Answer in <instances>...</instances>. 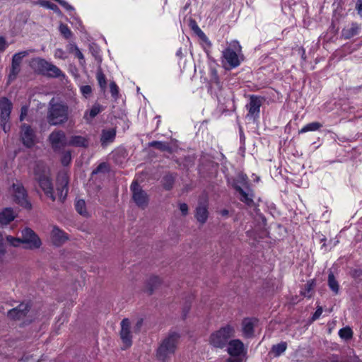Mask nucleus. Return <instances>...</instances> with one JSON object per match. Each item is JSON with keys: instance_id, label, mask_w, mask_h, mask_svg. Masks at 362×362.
<instances>
[{"instance_id": "obj_1", "label": "nucleus", "mask_w": 362, "mask_h": 362, "mask_svg": "<svg viewBox=\"0 0 362 362\" xmlns=\"http://www.w3.org/2000/svg\"><path fill=\"white\" fill-rule=\"evenodd\" d=\"M180 339V334L176 332H170L158 346L156 351L158 360L165 362V360L173 354L177 349V345Z\"/></svg>"}, {"instance_id": "obj_2", "label": "nucleus", "mask_w": 362, "mask_h": 362, "mask_svg": "<svg viewBox=\"0 0 362 362\" xmlns=\"http://www.w3.org/2000/svg\"><path fill=\"white\" fill-rule=\"evenodd\" d=\"M69 118V107L66 105L49 103L47 120L50 125L58 126L64 124Z\"/></svg>"}, {"instance_id": "obj_3", "label": "nucleus", "mask_w": 362, "mask_h": 362, "mask_svg": "<svg viewBox=\"0 0 362 362\" xmlns=\"http://www.w3.org/2000/svg\"><path fill=\"white\" fill-rule=\"evenodd\" d=\"M235 335V329L233 326L228 324L221 327L217 331L212 332L209 339V344L217 349H223L226 347L230 338Z\"/></svg>"}, {"instance_id": "obj_4", "label": "nucleus", "mask_w": 362, "mask_h": 362, "mask_svg": "<svg viewBox=\"0 0 362 362\" xmlns=\"http://www.w3.org/2000/svg\"><path fill=\"white\" fill-rule=\"evenodd\" d=\"M30 66L36 74L40 75L49 78H58L62 75V71L57 66L40 57L33 59Z\"/></svg>"}, {"instance_id": "obj_5", "label": "nucleus", "mask_w": 362, "mask_h": 362, "mask_svg": "<svg viewBox=\"0 0 362 362\" xmlns=\"http://www.w3.org/2000/svg\"><path fill=\"white\" fill-rule=\"evenodd\" d=\"M241 47L238 41H233L230 47L226 48L222 52V57L228 66H226V70H230L238 66L240 60L237 54V51H240Z\"/></svg>"}, {"instance_id": "obj_6", "label": "nucleus", "mask_w": 362, "mask_h": 362, "mask_svg": "<svg viewBox=\"0 0 362 362\" xmlns=\"http://www.w3.org/2000/svg\"><path fill=\"white\" fill-rule=\"evenodd\" d=\"M130 190L132 196V199L135 204L141 209L147 208L149 204V196L147 192L144 190L137 180H134L130 186Z\"/></svg>"}, {"instance_id": "obj_7", "label": "nucleus", "mask_w": 362, "mask_h": 362, "mask_svg": "<svg viewBox=\"0 0 362 362\" xmlns=\"http://www.w3.org/2000/svg\"><path fill=\"white\" fill-rule=\"evenodd\" d=\"M22 244L23 248L28 250L38 249L42 245V241L37 234L30 228L25 227L21 230Z\"/></svg>"}, {"instance_id": "obj_8", "label": "nucleus", "mask_w": 362, "mask_h": 362, "mask_svg": "<svg viewBox=\"0 0 362 362\" xmlns=\"http://www.w3.org/2000/svg\"><path fill=\"white\" fill-rule=\"evenodd\" d=\"M12 187L14 192V202L23 208L30 210L32 209V204L28 200V193L23 185L20 183H13Z\"/></svg>"}, {"instance_id": "obj_9", "label": "nucleus", "mask_w": 362, "mask_h": 362, "mask_svg": "<svg viewBox=\"0 0 362 362\" xmlns=\"http://www.w3.org/2000/svg\"><path fill=\"white\" fill-rule=\"evenodd\" d=\"M35 180L37 181L40 188L42 189L45 195L49 197L52 201L56 200V197L54 194V188L51 179L42 173H39L35 170Z\"/></svg>"}, {"instance_id": "obj_10", "label": "nucleus", "mask_w": 362, "mask_h": 362, "mask_svg": "<svg viewBox=\"0 0 362 362\" xmlns=\"http://www.w3.org/2000/svg\"><path fill=\"white\" fill-rule=\"evenodd\" d=\"M264 98L263 97L251 95H250V101L246 105L248 110L247 117L252 118L254 120L259 117L260 107L262 106Z\"/></svg>"}, {"instance_id": "obj_11", "label": "nucleus", "mask_w": 362, "mask_h": 362, "mask_svg": "<svg viewBox=\"0 0 362 362\" xmlns=\"http://www.w3.org/2000/svg\"><path fill=\"white\" fill-rule=\"evenodd\" d=\"M49 141L54 152H58L67 146L68 141L62 130L52 132L49 136Z\"/></svg>"}, {"instance_id": "obj_12", "label": "nucleus", "mask_w": 362, "mask_h": 362, "mask_svg": "<svg viewBox=\"0 0 362 362\" xmlns=\"http://www.w3.org/2000/svg\"><path fill=\"white\" fill-rule=\"evenodd\" d=\"M31 307L32 304L30 302H23L17 307L9 310L7 313V317L11 320H21L27 316Z\"/></svg>"}, {"instance_id": "obj_13", "label": "nucleus", "mask_w": 362, "mask_h": 362, "mask_svg": "<svg viewBox=\"0 0 362 362\" xmlns=\"http://www.w3.org/2000/svg\"><path fill=\"white\" fill-rule=\"evenodd\" d=\"M23 144L27 148H32L35 145V134L31 127L27 124L21 125V134Z\"/></svg>"}, {"instance_id": "obj_14", "label": "nucleus", "mask_w": 362, "mask_h": 362, "mask_svg": "<svg viewBox=\"0 0 362 362\" xmlns=\"http://www.w3.org/2000/svg\"><path fill=\"white\" fill-rule=\"evenodd\" d=\"M131 322L128 318H124L121 322L120 338L126 348L132 344V336L130 331Z\"/></svg>"}, {"instance_id": "obj_15", "label": "nucleus", "mask_w": 362, "mask_h": 362, "mask_svg": "<svg viewBox=\"0 0 362 362\" xmlns=\"http://www.w3.org/2000/svg\"><path fill=\"white\" fill-rule=\"evenodd\" d=\"M68 185L69 177L64 174L60 178H57V190L59 195V200L63 203L67 197L68 194Z\"/></svg>"}, {"instance_id": "obj_16", "label": "nucleus", "mask_w": 362, "mask_h": 362, "mask_svg": "<svg viewBox=\"0 0 362 362\" xmlns=\"http://www.w3.org/2000/svg\"><path fill=\"white\" fill-rule=\"evenodd\" d=\"M227 351L232 357L240 356L244 352V344L240 339H232L228 344Z\"/></svg>"}, {"instance_id": "obj_17", "label": "nucleus", "mask_w": 362, "mask_h": 362, "mask_svg": "<svg viewBox=\"0 0 362 362\" xmlns=\"http://www.w3.org/2000/svg\"><path fill=\"white\" fill-rule=\"evenodd\" d=\"M110 156L116 165L122 166L127 160L128 152L124 147H119L112 151Z\"/></svg>"}, {"instance_id": "obj_18", "label": "nucleus", "mask_w": 362, "mask_h": 362, "mask_svg": "<svg viewBox=\"0 0 362 362\" xmlns=\"http://www.w3.org/2000/svg\"><path fill=\"white\" fill-rule=\"evenodd\" d=\"M68 240L69 236L67 233L59 229L57 226L53 228L52 231V240L54 245L61 246Z\"/></svg>"}, {"instance_id": "obj_19", "label": "nucleus", "mask_w": 362, "mask_h": 362, "mask_svg": "<svg viewBox=\"0 0 362 362\" xmlns=\"http://www.w3.org/2000/svg\"><path fill=\"white\" fill-rule=\"evenodd\" d=\"M13 104L7 98L2 97L0 98V118L4 120H9L10 115L12 110Z\"/></svg>"}, {"instance_id": "obj_20", "label": "nucleus", "mask_w": 362, "mask_h": 362, "mask_svg": "<svg viewBox=\"0 0 362 362\" xmlns=\"http://www.w3.org/2000/svg\"><path fill=\"white\" fill-rule=\"evenodd\" d=\"M188 25L190 28V29L209 47L211 46V42L209 40L207 36L204 34V33L199 28L197 23V21L194 18H189Z\"/></svg>"}, {"instance_id": "obj_21", "label": "nucleus", "mask_w": 362, "mask_h": 362, "mask_svg": "<svg viewBox=\"0 0 362 362\" xmlns=\"http://www.w3.org/2000/svg\"><path fill=\"white\" fill-rule=\"evenodd\" d=\"M116 137V129H103L100 136V144L103 147H105L108 144L115 141Z\"/></svg>"}, {"instance_id": "obj_22", "label": "nucleus", "mask_w": 362, "mask_h": 362, "mask_svg": "<svg viewBox=\"0 0 362 362\" xmlns=\"http://www.w3.org/2000/svg\"><path fill=\"white\" fill-rule=\"evenodd\" d=\"M177 174L176 173H167L161 180L163 188L166 191L171 190L175 185Z\"/></svg>"}, {"instance_id": "obj_23", "label": "nucleus", "mask_w": 362, "mask_h": 362, "mask_svg": "<svg viewBox=\"0 0 362 362\" xmlns=\"http://www.w3.org/2000/svg\"><path fill=\"white\" fill-rule=\"evenodd\" d=\"M361 30V25L357 23H351V27L344 28L341 30V37L345 40L351 39V37L358 35Z\"/></svg>"}, {"instance_id": "obj_24", "label": "nucleus", "mask_w": 362, "mask_h": 362, "mask_svg": "<svg viewBox=\"0 0 362 362\" xmlns=\"http://www.w3.org/2000/svg\"><path fill=\"white\" fill-rule=\"evenodd\" d=\"M162 281L158 276H151L146 283L145 291L149 295H152L155 290L158 289Z\"/></svg>"}, {"instance_id": "obj_25", "label": "nucleus", "mask_w": 362, "mask_h": 362, "mask_svg": "<svg viewBox=\"0 0 362 362\" xmlns=\"http://www.w3.org/2000/svg\"><path fill=\"white\" fill-rule=\"evenodd\" d=\"M16 216L12 208H5L0 212V223L2 225H8L15 219Z\"/></svg>"}, {"instance_id": "obj_26", "label": "nucleus", "mask_w": 362, "mask_h": 362, "mask_svg": "<svg viewBox=\"0 0 362 362\" xmlns=\"http://www.w3.org/2000/svg\"><path fill=\"white\" fill-rule=\"evenodd\" d=\"M194 216L198 222L202 224L205 223L209 217L207 206L202 204H199L198 206H197Z\"/></svg>"}, {"instance_id": "obj_27", "label": "nucleus", "mask_w": 362, "mask_h": 362, "mask_svg": "<svg viewBox=\"0 0 362 362\" xmlns=\"http://www.w3.org/2000/svg\"><path fill=\"white\" fill-rule=\"evenodd\" d=\"M240 185L247 187L248 186V177L246 174L240 173L237 178L233 179L231 182L232 187L238 192V188L242 187Z\"/></svg>"}, {"instance_id": "obj_28", "label": "nucleus", "mask_w": 362, "mask_h": 362, "mask_svg": "<svg viewBox=\"0 0 362 362\" xmlns=\"http://www.w3.org/2000/svg\"><path fill=\"white\" fill-rule=\"evenodd\" d=\"M88 140L82 136H72L68 141L67 146L76 147H88Z\"/></svg>"}, {"instance_id": "obj_29", "label": "nucleus", "mask_w": 362, "mask_h": 362, "mask_svg": "<svg viewBox=\"0 0 362 362\" xmlns=\"http://www.w3.org/2000/svg\"><path fill=\"white\" fill-rule=\"evenodd\" d=\"M148 147H153L161 152H168L169 153H173V148L168 142L153 141L148 144Z\"/></svg>"}, {"instance_id": "obj_30", "label": "nucleus", "mask_w": 362, "mask_h": 362, "mask_svg": "<svg viewBox=\"0 0 362 362\" xmlns=\"http://www.w3.org/2000/svg\"><path fill=\"white\" fill-rule=\"evenodd\" d=\"M242 326V330L245 337L250 338L254 335V324L250 318H244Z\"/></svg>"}, {"instance_id": "obj_31", "label": "nucleus", "mask_w": 362, "mask_h": 362, "mask_svg": "<svg viewBox=\"0 0 362 362\" xmlns=\"http://www.w3.org/2000/svg\"><path fill=\"white\" fill-rule=\"evenodd\" d=\"M54 153L61 155L60 162L64 167L69 166L71 164L72 160L71 150H65L64 148H63L61 149V151Z\"/></svg>"}, {"instance_id": "obj_32", "label": "nucleus", "mask_w": 362, "mask_h": 362, "mask_svg": "<svg viewBox=\"0 0 362 362\" xmlns=\"http://www.w3.org/2000/svg\"><path fill=\"white\" fill-rule=\"evenodd\" d=\"M327 284L330 290L335 295H337L339 292V285L332 272H330L328 274Z\"/></svg>"}, {"instance_id": "obj_33", "label": "nucleus", "mask_w": 362, "mask_h": 362, "mask_svg": "<svg viewBox=\"0 0 362 362\" xmlns=\"http://www.w3.org/2000/svg\"><path fill=\"white\" fill-rule=\"evenodd\" d=\"M287 349V343L286 341H281L277 344L272 346L270 352L274 354L275 357H278L281 355Z\"/></svg>"}, {"instance_id": "obj_34", "label": "nucleus", "mask_w": 362, "mask_h": 362, "mask_svg": "<svg viewBox=\"0 0 362 362\" xmlns=\"http://www.w3.org/2000/svg\"><path fill=\"white\" fill-rule=\"evenodd\" d=\"M76 211L83 217H88L89 214L86 210V204L84 199H78L75 202Z\"/></svg>"}, {"instance_id": "obj_35", "label": "nucleus", "mask_w": 362, "mask_h": 362, "mask_svg": "<svg viewBox=\"0 0 362 362\" xmlns=\"http://www.w3.org/2000/svg\"><path fill=\"white\" fill-rule=\"evenodd\" d=\"M315 286H316V282H315V279H311V280L308 281L304 285L303 291H302L300 292V294L302 296H303L304 297H306L308 298H311L312 294L310 293L313 290V288H315Z\"/></svg>"}, {"instance_id": "obj_36", "label": "nucleus", "mask_w": 362, "mask_h": 362, "mask_svg": "<svg viewBox=\"0 0 362 362\" xmlns=\"http://www.w3.org/2000/svg\"><path fill=\"white\" fill-rule=\"evenodd\" d=\"M96 78L98 80L101 90L105 91L107 88V79L105 75L104 74L100 67H99L98 69L97 70Z\"/></svg>"}, {"instance_id": "obj_37", "label": "nucleus", "mask_w": 362, "mask_h": 362, "mask_svg": "<svg viewBox=\"0 0 362 362\" xmlns=\"http://www.w3.org/2000/svg\"><path fill=\"white\" fill-rule=\"evenodd\" d=\"M349 275L354 279L356 283L362 281V269L360 267H351L349 269Z\"/></svg>"}, {"instance_id": "obj_38", "label": "nucleus", "mask_w": 362, "mask_h": 362, "mask_svg": "<svg viewBox=\"0 0 362 362\" xmlns=\"http://www.w3.org/2000/svg\"><path fill=\"white\" fill-rule=\"evenodd\" d=\"M193 300L194 297L192 296H188L187 297H186L182 311V320H185L187 318V315L191 309Z\"/></svg>"}, {"instance_id": "obj_39", "label": "nucleus", "mask_w": 362, "mask_h": 362, "mask_svg": "<svg viewBox=\"0 0 362 362\" xmlns=\"http://www.w3.org/2000/svg\"><path fill=\"white\" fill-rule=\"evenodd\" d=\"M353 330L349 326H346L339 329V336L345 341H349L353 338Z\"/></svg>"}, {"instance_id": "obj_40", "label": "nucleus", "mask_w": 362, "mask_h": 362, "mask_svg": "<svg viewBox=\"0 0 362 362\" xmlns=\"http://www.w3.org/2000/svg\"><path fill=\"white\" fill-rule=\"evenodd\" d=\"M39 4L42 7H45V8H49V9L53 11L54 13H56L59 16L62 15V12L61 11V10L58 7V6L56 5L55 4H53V3H52L49 1H46V0H40V1H39Z\"/></svg>"}, {"instance_id": "obj_41", "label": "nucleus", "mask_w": 362, "mask_h": 362, "mask_svg": "<svg viewBox=\"0 0 362 362\" xmlns=\"http://www.w3.org/2000/svg\"><path fill=\"white\" fill-rule=\"evenodd\" d=\"M322 127V124H321L320 122H313L303 127L300 130H299L298 133L302 134L310 131H317L320 129Z\"/></svg>"}, {"instance_id": "obj_42", "label": "nucleus", "mask_w": 362, "mask_h": 362, "mask_svg": "<svg viewBox=\"0 0 362 362\" xmlns=\"http://www.w3.org/2000/svg\"><path fill=\"white\" fill-rule=\"evenodd\" d=\"M238 192L240 194L239 199L247 204V206H252L254 204L253 199L249 197V194L244 191L242 187L238 188Z\"/></svg>"}, {"instance_id": "obj_43", "label": "nucleus", "mask_w": 362, "mask_h": 362, "mask_svg": "<svg viewBox=\"0 0 362 362\" xmlns=\"http://www.w3.org/2000/svg\"><path fill=\"white\" fill-rule=\"evenodd\" d=\"M110 171V168H109V165L105 163V162H103V163H100L97 167L96 168H95L92 173H91V177H93L95 175H97L100 173H108Z\"/></svg>"}, {"instance_id": "obj_44", "label": "nucleus", "mask_w": 362, "mask_h": 362, "mask_svg": "<svg viewBox=\"0 0 362 362\" xmlns=\"http://www.w3.org/2000/svg\"><path fill=\"white\" fill-rule=\"evenodd\" d=\"M21 71V66H17L11 64V67L10 69V72L8 76V83L13 81L16 78L18 74Z\"/></svg>"}, {"instance_id": "obj_45", "label": "nucleus", "mask_w": 362, "mask_h": 362, "mask_svg": "<svg viewBox=\"0 0 362 362\" xmlns=\"http://www.w3.org/2000/svg\"><path fill=\"white\" fill-rule=\"evenodd\" d=\"M28 54L27 51H23L13 54L12 57V64L21 66L23 59Z\"/></svg>"}, {"instance_id": "obj_46", "label": "nucleus", "mask_w": 362, "mask_h": 362, "mask_svg": "<svg viewBox=\"0 0 362 362\" xmlns=\"http://www.w3.org/2000/svg\"><path fill=\"white\" fill-rule=\"evenodd\" d=\"M210 81L211 83H215L218 87L221 86V81L217 72V70L214 67L210 69Z\"/></svg>"}, {"instance_id": "obj_47", "label": "nucleus", "mask_w": 362, "mask_h": 362, "mask_svg": "<svg viewBox=\"0 0 362 362\" xmlns=\"http://www.w3.org/2000/svg\"><path fill=\"white\" fill-rule=\"evenodd\" d=\"M59 30L60 33L63 35L65 39H69L72 36V33L67 25L60 23Z\"/></svg>"}, {"instance_id": "obj_48", "label": "nucleus", "mask_w": 362, "mask_h": 362, "mask_svg": "<svg viewBox=\"0 0 362 362\" xmlns=\"http://www.w3.org/2000/svg\"><path fill=\"white\" fill-rule=\"evenodd\" d=\"M323 308L321 305H317L315 312L313 314L312 317L308 320V323L312 324L317 320L322 315Z\"/></svg>"}, {"instance_id": "obj_49", "label": "nucleus", "mask_w": 362, "mask_h": 362, "mask_svg": "<svg viewBox=\"0 0 362 362\" xmlns=\"http://www.w3.org/2000/svg\"><path fill=\"white\" fill-rule=\"evenodd\" d=\"M110 88L112 97L116 100L119 98V88L115 81H111Z\"/></svg>"}, {"instance_id": "obj_50", "label": "nucleus", "mask_w": 362, "mask_h": 362, "mask_svg": "<svg viewBox=\"0 0 362 362\" xmlns=\"http://www.w3.org/2000/svg\"><path fill=\"white\" fill-rule=\"evenodd\" d=\"M7 242L13 247H18L22 243L21 238H15L11 235H7L6 237Z\"/></svg>"}, {"instance_id": "obj_51", "label": "nucleus", "mask_w": 362, "mask_h": 362, "mask_svg": "<svg viewBox=\"0 0 362 362\" xmlns=\"http://www.w3.org/2000/svg\"><path fill=\"white\" fill-rule=\"evenodd\" d=\"M101 106L99 104L94 105L89 111V117L90 119L94 118L101 112Z\"/></svg>"}, {"instance_id": "obj_52", "label": "nucleus", "mask_w": 362, "mask_h": 362, "mask_svg": "<svg viewBox=\"0 0 362 362\" xmlns=\"http://www.w3.org/2000/svg\"><path fill=\"white\" fill-rule=\"evenodd\" d=\"M81 91L83 96L88 98L92 93V88L89 85L82 86L81 87Z\"/></svg>"}, {"instance_id": "obj_53", "label": "nucleus", "mask_w": 362, "mask_h": 362, "mask_svg": "<svg viewBox=\"0 0 362 362\" xmlns=\"http://www.w3.org/2000/svg\"><path fill=\"white\" fill-rule=\"evenodd\" d=\"M54 1L59 4L62 7H64L67 11H72L74 10V8L68 4L65 0H54Z\"/></svg>"}, {"instance_id": "obj_54", "label": "nucleus", "mask_w": 362, "mask_h": 362, "mask_svg": "<svg viewBox=\"0 0 362 362\" xmlns=\"http://www.w3.org/2000/svg\"><path fill=\"white\" fill-rule=\"evenodd\" d=\"M8 121L9 120H4L2 118H0V124H1L2 130L5 133L8 132L10 131V129H11L10 124H7Z\"/></svg>"}, {"instance_id": "obj_55", "label": "nucleus", "mask_w": 362, "mask_h": 362, "mask_svg": "<svg viewBox=\"0 0 362 362\" xmlns=\"http://www.w3.org/2000/svg\"><path fill=\"white\" fill-rule=\"evenodd\" d=\"M143 323H144V320L142 318L139 319L133 327L134 332L139 333L141 332V327L143 326Z\"/></svg>"}, {"instance_id": "obj_56", "label": "nucleus", "mask_w": 362, "mask_h": 362, "mask_svg": "<svg viewBox=\"0 0 362 362\" xmlns=\"http://www.w3.org/2000/svg\"><path fill=\"white\" fill-rule=\"evenodd\" d=\"M179 209H180L182 216H185L188 214L189 208H188V206L187 204L180 203L179 204Z\"/></svg>"}, {"instance_id": "obj_57", "label": "nucleus", "mask_w": 362, "mask_h": 362, "mask_svg": "<svg viewBox=\"0 0 362 362\" xmlns=\"http://www.w3.org/2000/svg\"><path fill=\"white\" fill-rule=\"evenodd\" d=\"M6 253V250L5 248L3 239H0V260L2 261L5 254Z\"/></svg>"}, {"instance_id": "obj_58", "label": "nucleus", "mask_w": 362, "mask_h": 362, "mask_svg": "<svg viewBox=\"0 0 362 362\" xmlns=\"http://www.w3.org/2000/svg\"><path fill=\"white\" fill-rule=\"evenodd\" d=\"M74 53H75V56L78 58L80 64L81 65H83L85 64V59H84V56L82 54V52H81V50L79 49H78L74 52Z\"/></svg>"}, {"instance_id": "obj_59", "label": "nucleus", "mask_w": 362, "mask_h": 362, "mask_svg": "<svg viewBox=\"0 0 362 362\" xmlns=\"http://www.w3.org/2000/svg\"><path fill=\"white\" fill-rule=\"evenodd\" d=\"M357 13L362 17V0H357L355 6Z\"/></svg>"}, {"instance_id": "obj_60", "label": "nucleus", "mask_w": 362, "mask_h": 362, "mask_svg": "<svg viewBox=\"0 0 362 362\" xmlns=\"http://www.w3.org/2000/svg\"><path fill=\"white\" fill-rule=\"evenodd\" d=\"M7 46L6 40L5 37L1 36L0 37V52H4Z\"/></svg>"}, {"instance_id": "obj_61", "label": "nucleus", "mask_w": 362, "mask_h": 362, "mask_svg": "<svg viewBox=\"0 0 362 362\" xmlns=\"http://www.w3.org/2000/svg\"><path fill=\"white\" fill-rule=\"evenodd\" d=\"M90 50L93 54V56L97 59L98 58H99L100 61H101V58L99 56V52L98 50V48L95 47L94 48L93 46H90Z\"/></svg>"}, {"instance_id": "obj_62", "label": "nucleus", "mask_w": 362, "mask_h": 362, "mask_svg": "<svg viewBox=\"0 0 362 362\" xmlns=\"http://www.w3.org/2000/svg\"><path fill=\"white\" fill-rule=\"evenodd\" d=\"M227 362H243V359L240 356H230L229 358L227 359Z\"/></svg>"}, {"instance_id": "obj_63", "label": "nucleus", "mask_w": 362, "mask_h": 362, "mask_svg": "<svg viewBox=\"0 0 362 362\" xmlns=\"http://www.w3.org/2000/svg\"><path fill=\"white\" fill-rule=\"evenodd\" d=\"M69 51L71 53L74 52L76 49H78L77 45L75 43H70L69 45Z\"/></svg>"}, {"instance_id": "obj_64", "label": "nucleus", "mask_w": 362, "mask_h": 362, "mask_svg": "<svg viewBox=\"0 0 362 362\" xmlns=\"http://www.w3.org/2000/svg\"><path fill=\"white\" fill-rule=\"evenodd\" d=\"M219 214L222 216H224V217H226L228 216L229 214V211L226 209H221L220 211H219Z\"/></svg>"}]
</instances>
